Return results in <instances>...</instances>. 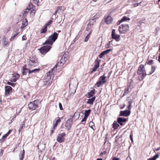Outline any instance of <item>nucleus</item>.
Instances as JSON below:
<instances>
[{
	"mask_svg": "<svg viewBox=\"0 0 160 160\" xmlns=\"http://www.w3.org/2000/svg\"><path fill=\"white\" fill-rule=\"evenodd\" d=\"M78 84L77 80L73 78L71 79L69 81V92L71 93H75Z\"/></svg>",
	"mask_w": 160,
	"mask_h": 160,
	"instance_id": "f257e3e1",
	"label": "nucleus"
},
{
	"mask_svg": "<svg viewBox=\"0 0 160 160\" xmlns=\"http://www.w3.org/2000/svg\"><path fill=\"white\" fill-rule=\"evenodd\" d=\"M58 35V34L56 32H54L48 37L44 44L52 45L57 39Z\"/></svg>",
	"mask_w": 160,
	"mask_h": 160,
	"instance_id": "f03ea898",
	"label": "nucleus"
},
{
	"mask_svg": "<svg viewBox=\"0 0 160 160\" xmlns=\"http://www.w3.org/2000/svg\"><path fill=\"white\" fill-rule=\"evenodd\" d=\"M144 67L142 64H141L139 66L137 71L138 74L141 75L140 77H139V79L142 80L144 77L146 75V74L144 71Z\"/></svg>",
	"mask_w": 160,
	"mask_h": 160,
	"instance_id": "7ed1b4c3",
	"label": "nucleus"
},
{
	"mask_svg": "<svg viewBox=\"0 0 160 160\" xmlns=\"http://www.w3.org/2000/svg\"><path fill=\"white\" fill-rule=\"evenodd\" d=\"M72 120L71 118L68 119L66 122L65 125H64L63 124L62 125L61 127V128L62 129V131H64V126H65L66 127V129L68 131L70 130L71 128V126L72 124Z\"/></svg>",
	"mask_w": 160,
	"mask_h": 160,
	"instance_id": "20e7f679",
	"label": "nucleus"
},
{
	"mask_svg": "<svg viewBox=\"0 0 160 160\" xmlns=\"http://www.w3.org/2000/svg\"><path fill=\"white\" fill-rule=\"evenodd\" d=\"M38 65V60L34 58H31L28 62V66L29 68H32Z\"/></svg>",
	"mask_w": 160,
	"mask_h": 160,
	"instance_id": "39448f33",
	"label": "nucleus"
},
{
	"mask_svg": "<svg viewBox=\"0 0 160 160\" xmlns=\"http://www.w3.org/2000/svg\"><path fill=\"white\" fill-rule=\"evenodd\" d=\"M129 30V27L128 24H122L119 28V31L121 33H124Z\"/></svg>",
	"mask_w": 160,
	"mask_h": 160,
	"instance_id": "423d86ee",
	"label": "nucleus"
},
{
	"mask_svg": "<svg viewBox=\"0 0 160 160\" xmlns=\"http://www.w3.org/2000/svg\"><path fill=\"white\" fill-rule=\"evenodd\" d=\"M65 132H62L58 134L57 137V141L60 143L64 142L65 140Z\"/></svg>",
	"mask_w": 160,
	"mask_h": 160,
	"instance_id": "0eeeda50",
	"label": "nucleus"
},
{
	"mask_svg": "<svg viewBox=\"0 0 160 160\" xmlns=\"http://www.w3.org/2000/svg\"><path fill=\"white\" fill-rule=\"evenodd\" d=\"M38 102V101L35 100L33 102H30L28 105V108L30 109H32V110L36 109V108H38L37 104Z\"/></svg>",
	"mask_w": 160,
	"mask_h": 160,
	"instance_id": "6e6552de",
	"label": "nucleus"
},
{
	"mask_svg": "<svg viewBox=\"0 0 160 160\" xmlns=\"http://www.w3.org/2000/svg\"><path fill=\"white\" fill-rule=\"evenodd\" d=\"M51 48V47L50 45L45 46L41 47L39 49V50L42 54H44L48 52Z\"/></svg>",
	"mask_w": 160,
	"mask_h": 160,
	"instance_id": "1a4fd4ad",
	"label": "nucleus"
},
{
	"mask_svg": "<svg viewBox=\"0 0 160 160\" xmlns=\"http://www.w3.org/2000/svg\"><path fill=\"white\" fill-rule=\"evenodd\" d=\"M116 30L115 29H112V38L115 40L116 41H118L119 40L120 36L116 33Z\"/></svg>",
	"mask_w": 160,
	"mask_h": 160,
	"instance_id": "9d476101",
	"label": "nucleus"
},
{
	"mask_svg": "<svg viewBox=\"0 0 160 160\" xmlns=\"http://www.w3.org/2000/svg\"><path fill=\"white\" fill-rule=\"evenodd\" d=\"M131 111L130 110H126L124 111H120L119 116L128 117L130 115Z\"/></svg>",
	"mask_w": 160,
	"mask_h": 160,
	"instance_id": "9b49d317",
	"label": "nucleus"
},
{
	"mask_svg": "<svg viewBox=\"0 0 160 160\" xmlns=\"http://www.w3.org/2000/svg\"><path fill=\"white\" fill-rule=\"evenodd\" d=\"M19 77V74L18 73H14L12 74V77L11 78L10 81L12 82H15Z\"/></svg>",
	"mask_w": 160,
	"mask_h": 160,
	"instance_id": "f8f14e48",
	"label": "nucleus"
},
{
	"mask_svg": "<svg viewBox=\"0 0 160 160\" xmlns=\"http://www.w3.org/2000/svg\"><path fill=\"white\" fill-rule=\"evenodd\" d=\"M128 121L126 118H122L121 117H118L117 118V122L121 125H124L123 123L125 122Z\"/></svg>",
	"mask_w": 160,
	"mask_h": 160,
	"instance_id": "ddd939ff",
	"label": "nucleus"
},
{
	"mask_svg": "<svg viewBox=\"0 0 160 160\" xmlns=\"http://www.w3.org/2000/svg\"><path fill=\"white\" fill-rule=\"evenodd\" d=\"M68 55L66 53L63 54L61 59L60 62L61 63H63L64 64L65 62L68 59Z\"/></svg>",
	"mask_w": 160,
	"mask_h": 160,
	"instance_id": "4468645a",
	"label": "nucleus"
},
{
	"mask_svg": "<svg viewBox=\"0 0 160 160\" xmlns=\"http://www.w3.org/2000/svg\"><path fill=\"white\" fill-rule=\"evenodd\" d=\"M51 76H47L46 78L44 80L43 84L46 85L49 84L51 82Z\"/></svg>",
	"mask_w": 160,
	"mask_h": 160,
	"instance_id": "2eb2a0df",
	"label": "nucleus"
},
{
	"mask_svg": "<svg viewBox=\"0 0 160 160\" xmlns=\"http://www.w3.org/2000/svg\"><path fill=\"white\" fill-rule=\"evenodd\" d=\"M12 88L10 86H6L5 87V95L6 96H8L10 92H11Z\"/></svg>",
	"mask_w": 160,
	"mask_h": 160,
	"instance_id": "dca6fc26",
	"label": "nucleus"
},
{
	"mask_svg": "<svg viewBox=\"0 0 160 160\" xmlns=\"http://www.w3.org/2000/svg\"><path fill=\"white\" fill-rule=\"evenodd\" d=\"M112 21V18L111 16H108L105 19V21L107 24H109L111 23Z\"/></svg>",
	"mask_w": 160,
	"mask_h": 160,
	"instance_id": "f3484780",
	"label": "nucleus"
},
{
	"mask_svg": "<svg viewBox=\"0 0 160 160\" xmlns=\"http://www.w3.org/2000/svg\"><path fill=\"white\" fill-rule=\"evenodd\" d=\"M95 93V90L93 89L88 93V96L87 97L88 98H90L92 97Z\"/></svg>",
	"mask_w": 160,
	"mask_h": 160,
	"instance_id": "a211bd4d",
	"label": "nucleus"
},
{
	"mask_svg": "<svg viewBox=\"0 0 160 160\" xmlns=\"http://www.w3.org/2000/svg\"><path fill=\"white\" fill-rule=\"evenodd\" d=\"M96 98V97L94 96L92 98L88 99L87 103L90 105L92 104L93 102L95 100Z\"/></svg>",
	"mask_w": 160,
	"mask_h": 160,
	"instance_id": "6ab92c4d",
	"label": "nucleus"
},
{
	"mask_svg": "<svg viewBox=\"0 0 160 160\" xmlns=\"http://www.w3.org/2000/svg\"><path fill=\"white\" fill-rule=\"evenodd\" d=\"M2 44L4 46H6L9 44L7 39L5 37H3L2 39Z\"/></svg>",
	"mask_w": 160,
	"mask_h": 160,
	"instance_id": "aec40b11",
	"label": "nucleus"
},
{
	"mask_svg": "<svg viewBox=\"0 0 160 160\" xmlns=\"http://www.w3.org/2000/svg\"><path fill=\"white\" fill-rule=\"evenodd\" d=\"M64 9V7L62 6L58 7L57 9V10L53 14V16H56V14L58 12V13L59 12H61L62 10L63 11Z\"/></svg>",
	"mask_w": 160,
	"mask_h": 160,
	"instance_id": "412c9836",
	"label": "nucleus"
},
{
	"mask_svg": "<svg viewBox=\"0 0 160 160\" xmlns=\"http://www.w3.org/2000/svg\"><path fill=\"white\" fill-rule=\"evenodd\" d=\"M117 122H118L115 121L112 125V127L114 128V130L117 129L120 126L119 124Z\"/></svg>",
	"mask_w": 160,
	"mask_h": 160,
	"instance_id": "4be33fe9",
	"label": "nucleus"
},
{
	"mask_svg": "<svg viewBox=\"0 0 160 160\" xmlns=\"http://www.w3.org/2000/svg\"><path fill=\"white\" fill-rule=\"evenodd\" d=\"M56 119H57L55 123H53L54 129H55V128L56 127L58 123H60L61 121V120L59 117H57Z\"/></svg>",
	"mask_w": 160,
	"mask_h": 160,
	"instance_id": "5701e85b",
	"label": "nucleus"
},
{
	"mask_svg": "<svg viewBox=\"0 0 160 160\" xmlns=\"http://www.w3.org/2000/svg\"><path fill=\"white\" fill-rule=\"evenodd\" d=\"M106 77L104 76V74L103 75L101 76L99 78L98 80L103 83H105L106 82Z\"/></svg>",
	"mask_w": 160,
	"mask_h": 160,
	"instance_id": "b1692460",
	"label": "nucleus"
},
{
	"mask_svg": "<svg viewBox=\"0 0 160 160\" xmlns=\"http://www.w3.org/2000/svg\"><path fill=\"white\" fill-rule=\"evenodd\" d=\"M22 74L23 75H25L26 74L27 72L28 71V69L26 68V65H24L22 69Z\"/></svg>",
	"mask_w": 160,
	"mask_h": 160,
	"instance_id": "393cba45",
	"label": "nucleus"
},
{
	"mask_svg": "<svg viewBox=\"0 0 160 160\" xmlns=\"http://www.w3.org/2000/svg\"><path fill=\"white\" fill-rule=\"evenodd\" d=\"M101 61V60L98 59V58H97L95 61V64L94 65V67L98 68L99 66V63Z\"/></svg>",
	"mask_w": 160,
	"mask_h": 160,
	"instance_id": "a878e982",
	"label": "nucleus"
},
{
	"mask_svg": "<svg viewBox=\"0 0 160 160\" xmlns=\"http://www.w3.org/2000/svg\"><path fill=\"white\" fill-rule=\"evenodd\" d=\"M40 69L39 68L34 69L32 70H31L29 69H28V74H30L31 73H35L39 71Z\"/></svg>",
	"mask_w": 160,
	"mask_h": 160,
	"instance_id": "bb28decb",
	"label": "nucleus"
},
{
	"mask_svg": "<svg viewBox=\"0 0 160 160\" xmlns=\"http://www.w3.org/2000/svg\"><path fill=\"white\" fill-rule=\"evenodd\" d=\"M24 153L25 151L24 150H23L21 152L19 155L20 160H23L24 158Z\"/></svg>",
	"mask_w": 160,
	"mask_h": 160,
	"instance_id": "cd10ccee",
	"label": "nucleus"
},
{
	"mask_svg": "<svg viewBox=\"0 0 160 160\" xmlns=\"http://www.w3.org/2000/svg\"><path fill=\"white\" fill-rule=\"evenodd\" d=\"M22 25L21 27V28L22 29L27 26L28 25L27 21L26 20H23L22 22Z\"/></svg>",
	"mask_w": 160,
	"mask_h": 160,
	"instance_id": "c85d7f7f",
	"label": "nucleus"
},
{
	"mask_svg": "<svg viewBox=\"0 0 160 160\" xmlns=\"http://www.w3.org/2000/svg\"><path fill=\"white\" fill-rule=\"evenodd\" d=\"M91 112V109H89L88 110H85V113L84 114V116L87 117H88L90 114Z\"/></svg>",
	"mask_w": 160,
	"mask_h": 160,
	"instance_id": "c756f323",
	"label": "nucleus"
},
{
	"mask_svg": "<svg viewBox=\"0 0 160 160\" xmlns=\"http://www.w3.org/2000/svg\"><path fill=\"white\" fill-rule=\"evenodd\" d=\"M47 30V27L44 26L43 28L40 30V32L41 33H44L46 32Z\"/></svg>",
	"mask_w": 160,
	"mask_h": 160,
	"instance_id": "7c9ffc66",
	"label": "nucleus"
},
{
	"mask_svg": "<svg viewBox=\"0 0 160 160\" xmlns=\"http://www.w3.org/2000/svg\"><path fill=\"white\" fill-rule=\"evenodd\" d=\"M54 70H53V69H50L49 71L47 73V76H51V77L54 74V72H53V71Z\"/></svg>",
	"mask_w": 160,
	"mask_h": 160,
	"instance_id": "2f4dec72",
	"label": "nucleus"
},
{
	"mask_svg": "<svg viewBox=\"0 0 160 160\" xmlns=\"http://www.w3.org/2000/svg\"><path fill=\"white\" fill-rule=\"evenodd\" d=\"M104 83L98 80V82L96 83L95 85L97 87L99 88L101 85L103 84Z\"/></svg>",
	"mask_w": 160,
	"mask_h": 160,
	"instance_id": "473e14b6",
	"label": "nucleus"
},
{
	"mask_svg": "<svg viewBox=\"0 0 160 160\" xmlns=\"http://www.w3.org/2000/svg\"><path fill=\"white\" fill-rule=\"evenodd\" d=\"M159 153L158 152L157 154H156L152 158H151V160H156V159L159 158Z\"/></svg>",
	"mask_w": 160,
	"mask_h": 160,
	"instance_id": "72a5a7b5",
	"label": "nucleus"
},
{
	"mask_svg": "<svg viewBox=\"0 0 160 160\" xmlns=\"http://www.w3.org/2000/svg\"><path fill=\"white\" fill-rule=\"evenodd\" d=\"M28 7H29L28 8V7H27L26 10L24 11L23 13V15L27 13L29 11L30 9L31 8V5L29 4L28 6Z\"/></svg>",
	"mask_w": 160,
	"mask_h": 160,
	"instance_id": "f704fd0d",
	"label": "nucleus"
},
{
	"mask_svg": "<svg viewBox=\"0 0 160 160\" xmlns=\"http://www.w3.org/2000/svg\"><path fill=\"white\" fill-rule=\"evenodd\" d=\"M95 21L96 20L95 18L90 19L89 20L88 24H89L90 25H92L94 24V23L95 22Z\"/></svg>",
	"mask_w": 160,
	"mask_h": 160,
	"instance_id": "c9c22d12",
	"label": "nucleus"
},
{
	"mask_svg": "<svg viewBox=\"0 0 160 160\" xmlns=\"http://www.w3.org/2000/svg\"><path fill=\"white\" fill-rule=\"evenodd\" d=\"M121 21L124 22L127 21L128 20H130V19L128 17H127L126 16H124L122 17V18L121 19Z\"/></svg>",
	"mask_w": 160,
	"mask_h": 160,
	"instance_id": "e433bc0d",
	"label": "nucleus"
},
{
	"mask_svg": "<svg viewBox=\"0 0 160 160\" xmlns=\"http://www.w3.org/2000/svg\"><path fill=\"white\" fill-rule=\"evenodd\" d=\"M132 103V101L131 100H130L128 102V103L129 104V105L128 106V108L129 109V110H131V108H132V106L131 105Z\"/></svg>",
	"mask_w": 160,
	"mask_h": 160,
	"instance_id": "4c0bfd02",
	"label": "nucleus"
},
{
	"mask_svg": "<svg viewBox=\"0 0 160 160\" xmlns=\"http://www.w3.org/2000/svg\"><path fill=\"white\" fill-rule=\"evenodd\" d=\"M8 137V136L6 135V134H5L4 135H3L2 136V138L0 139V142H1L2 143L3 142L5 139Z\"/></svg>",
	"mask_w": 160,
	"mask_h": 160,
	"instance_id": "58836bf2",
	"label": "nucleus"
},
{
	"mask_svg": "<svg viewBox=\"0 0 160 160\" xmlns=\"http://www.w3.org/2000/svg\"><path fill=\"white\" fill-rule=\"evenodd\" d=\"M129 88H127V89H126L125 90V91L124 92V93L122 95V97L127 95L128 93H129V92H130L129 91Z\"/></svg>",
	"mask_w": 160,
	"mask_h": 160,
	"instance_id": "ea45409f",
	"label": "nucleus"
},
{
	"mask_svg": "<svg viewBox=\"0 0 160 160\" xmlns=\"http://www.w3.org/2000/svg\"><path fill=\"white\" fill-rule=\"evenodd\" d=\"M90 32L87 35L86 37L84 40V41L86 42L88 41L89 37H90Z\"/></svg>",
	"mask_w": 160,
	"mask_h": 160,
	"instance_id": "a19ab883",
	"label": "nucleus"
},
{
	"mask_svg": "<svg viewBox=\"0 0 160 160\" xmlns=\"http://www.w3.org/2000/svg\"><path fill=\"white\" fill-rule=\"evenodd\" d=\"M94 123L92 121H90L89 123V126L93 130L94 129L92 127L94 126Z\"/></svg>",
	"mask_w": 160,
	"mask_h": 160,
	"instance_id": "79ce46f5",
	"label": "nucleus"
},
{
	"mask_svg": "<svg viewBox=\"0 0 160 160\" xmlns=\"http://www.w3.org/2000/svg\"><path fill=\"white\" fill-rule=\"evenodd\" d=\"M112 51L111 49H107L105 51H103L105 55L109 53L110 51Z\"/></svg>",
	"mask_w": 160,
	"mask_h": 160,
	"instance_id": "37998d69",
	"label": "nucleus"
},
{
	"mask_svg": "<svg viewBox=\"0 0 160 160\" xmlns=\"http://www.w3.org/2000/svg\"><path fill=\"white\" fill-rule=\"evenodd\" d=\"M18 34V33H16L13 36H12L11 38L10 39V41H13L15 38L16 37Z\"/></svg>",
	"mask_w": 160,
	"mask_h": 160,
	"instance_id": "c03bdc74",
	"label": "nucleus"
},
{
	"mask_svg": "<svg viewBox=\"0 0 160 160\" xmlns=\"http://www.w3.org/2000/svg\"><path fill=\"white\" fill-rule=\"evenodd\" d=\"M52 20H50L45 24V26H46L47 27V26L49 25L50 24H51L52 23Z\"/></svg>",
	"mask_w": 160,
	"mask_h": 160,
	"instance_id": "a18cd8bd",
	"label": "nucleus"
},
{
	"mask_svg": "<svg viewBox=\"0 0 160 160\" xmlns=\"http://www.w3.org/2000/svg\"><path fill=\"white\" fill-rule=\"evenodd\" d=\"M156 67L155 66H152V71H151V74H152V73L156 69Z\"/></svg>",
	"mask_w": 160,
	"mask_h": 160,
	"instance_id": "49530a36",
	"label": "nucleus"
},
{
	"mask_svg": "<svg viewBox=\"0 0 160 160\" xmlns=\"http://www.w3.org/2000/svg\"><path fill=\"white\" fill-rule=\"evenodd\" d=\"M105 55L103 51L99 55V57L100 58H102L103 57V56Z\"/></svg>",
	"mask_w": 160,
	"mask_h": 160,
	"instance_id": "de8ad7c7",
	"label": "nucleus"
},
{
	"mask_svg": "<svg viewBox=\"0 0 160 160\" xmlns=\"http://www.w3.org/2000/svg\"><path fill=\"white\" fill-rule=\"evenodd\" d=\"M7 84H8L9 85H11V86H12V87H14L15 85V83H11L9 82H7Z\"/></svg>",
	"mask_w": 160,
	"mask_h": 160,
	"instance_id": "09e8293b",
	"label": "nucleus"
},
{
	"mask_svg": "<svg viewBox=\"0 0 160 160\" xmlns=\"http://www.w3.org/2000/svg\"><path fill=\"white\" fill-rule=\"evenodd\" d=\"M25 125L24 124H22L21 125V126L20 128L19 129L18 131L19 132L21 131L22 129L23 126Z\"/></svg>",
	"mask_w": 160,
	"mask_h": 160,
	"instance_id": "8fccbe9b",
	"label": "nucleus"
},
{
	"mask_svg": "<svg viewBox=\"0 0 160 160\" xmlns=\"http://www.w3.org/2000/svg\"><path fill=\"white\" fill-rule=\"evenodd\" d=\"M59 106L60 109L61 110H62L63 109V108L62 106V104L60 102L59 103Z\"/></svg>",
	"mask_w": 160,
	"mask_h": 160,
	"instance_id": "3c124183",
	"label": "nucleus"
},
{
	"mask_svg": "<svg viewBox=\"0 0 160 160\" xmlns=\"http://www.w3.org/2000/svg\"><path fill=\"white\" fill-rule=\"evenodd\" d=\"M87 117L84 116L83 118L81 121V122H83L84 121H85L87 118Z\"/></svg>",
	"mask_w": 160,
	"mask_h": 160,
	"instance_id": "603ef678",
	"label": "nucleus"
},
{
	"mask_svg": "<svg viewBox=\"0 0 160 160\" xmlns=\"http://www.w3.org/2000/svg\"><path fill=\"white\" fill-rule=\"evenodd\" d=\"M32 1L36 4H38L39 2V0H32Z\"/></svg>",
	"mask_w": 160,
	"mask_h": 160,
	"instance_id": "864d4df0",
	"label": "nucleus"
},
{
	"mask_svg": "<svg viewBox=\"0 0 160 160\" xmlns=\"http://www.w3.org/2000/svg\"><path fill=\"white\" fill-rule=\"evenodd\" d=\"M130 139L131 140L132 142H133V138H132V133L130 134Z\"/></svg>",
	"mask_w": 160,
	"mask_h": 160,
	"instance_id": "5fc2aeb1",
	"label": "nucleus"
},
{
	"mask_svg": "<svg viewBox=\"0 0 160 160\" xmlns=\"http://www.w3.org/2000/svg\"><path fill=\"white\" fill-rule=\"evenodd\" d=\"M98 68H96V67H94L92 68V71L91 72H95V71H96L97 70Z\"/></svg>",
	"mask_w": 160,
	"mask_h": 160,
	"instance_id": "6e6d98bb",
	"label": "nucleus"
},
{
	"mask_svg": "<svg viewBox=\"0 0 160 160\" xmlns=\"http://www.w3.org/2000/svg\"><path fill=\"white\" fill-rule=\"evenodd\" d=\"M110 44V42H109L106 45V47L107 48H108L109 47V46Z\"/></svg>",
	"mask_w": 160,
	"mask_h": 160,
	"instance_id": "4d7b16f0",
	"label": "nucleus"
},
{
	"mask_svg": "<svg viewBox=\"0 0 160 160\" xmlns=\"http://www.w3.org/2000/svg\"><path fill=\"white\" fill-rule=\"evenodd\" d=\"M12 130H9L8 132L6 134V135H7V136H8L9 134H10V133L12 132Z\"/></svg>",
	"mask_w": 160,
	"mask_h": 160,
	"instance_id": "13d9d810",
	"label": "nucleus"
},
{
	"mask_svg": "<svg viewBox=\"0 0 160 160\" xmlns=\"http://www.w3.org/2000/svg\"><path fill=\"white\" fill-rule=\"evenodd\" d=\"M121 19L120 20L118 21V22H117V25H119L120 24V23H121V22H122V21H121Z\"/></svg>",
	"mask_w": 160,
	"mask_h": 160,
	"instance_id": "bf43d9fd",
	"label": "nucleus"
},
{
	"mask_svg": "<svg viewBox=\"0 0 160 160\" xmlns=\"http://www.w3.org/2000/svg\"><path fill=\"white\" fill-rule=\"evenodd\" d=\"M22 40H26L27 39V38L25 36H23L22 37Z\"/></svg>",
	"mask_w": 160,
	"mask_h": 160,
	"instance_id": "052dcab7",
	"label": "nucleus"
},
{
	"mask_svg": "<svg viewBox=\"0 0 160 160\" xmlns=\"http://www.w3.org/2000/svg\"><path fill=\"white\" fill-rule=\"evenodd\" d=\"M112 160H119V158H116V157H114L112 158Z\"/></svg>",
	"mask_w": 160,
	"mask_h": 160,
	"instance_id": "680f3d73",
	"label": "nucleus"
},
{
	"mask_svg": "<svg viewBox=\"0 0 160 160\" xmlns=\"http://www.w3.org/2000/svg\"><path fill=\"white\" fill-rule=\"evenodd\" d=\"M57 64H56L55 66L53 68H52V69H53V70H55V69L56 68H57Z\"/></svg>",
	"mask_w": 160,
	"mask_h": 160,
	"instance_id": "e2e57ef3",
	"label": "nucleus"
},
{
	"mask_svg": "<svg viewBox=\"0 0 160 160\" xmlns=\"http://www.w3.org/2000/svg\"><path fill=\"white\" fill-rule=\"evenodd\" d=\"M126 160H131V158L129 157H127Z\"/></svg>",
	"mask_w": 160,
	"mask_h": 160,
	"instance_id": "0e129e2a",
	"label": "nucleus"
},
{
	"mask_svg": "<svg viewBox=\"0 0 160 160\" xmlns=\"http://www.w3.org/2000/svg\"><path fill=\"white\" fill-rule=\"evenodd\" d=\"M159 149H160V147H159L158 148H156L155 150L156 151H158L159 150Z\"/></svg>",
	"mask_w": 160,
	"mask_h": 160,
	"instance_id": "69168bd1",
	"label": "nucleus"
},
{
	"mask_svg": "<svg viewBox=\"0 0 160 160\" xmlns=\"http://www.w3.org/2000/svg\"><path fill=\"white\" fill-rule=\"evenodd\" d=\"M133 6L134 7H137L138 6V4L135 3L133 4Z\"/></svg>",
	"mask_w": 160,
	"mask_h": 160,
	"instance_id": "338daca9",
	"label": "nucleus"
},
{
	"mask_svg": "<svg viewBox=\"0 0 160 160\" xmlns=\"http://www.w3.org/2000/svg\"><path fill=\"white\" fill-rule=\"evenodd\" d=\"M97 160H102V158H98Z\"/></svg>",
	"mask_w": 160,
	"mask_h": 160,
	"instance_id": "774afa93",
	"label": "nucleus"
}]
</instances>
